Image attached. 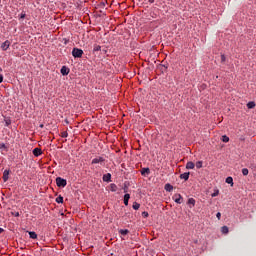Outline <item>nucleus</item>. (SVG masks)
I'll use <instances>...</instances> for the list:
<instances>
[{"mask_svg": "<svg viewBox=\"0 0 256 256\" xmlns=\"http://www.w3.org/2000/svg\"><path fill=\"white\" fill-rule=\"evenodd\" d=\"M218 195H219V190L215 189L214 192L211 194V197L214 198V197H217Z\"/></svg>", "mask_w": 256, "mask_h": 256, "instance_id": "bb28decb", "label": "nucleus"}, {"mask_svg": "<svg viewBox=\"0 0 256 256\" xmlns=\"http://www.w3.org/2000/svg\"><path fill=\"white\" fill-rule=\"evenodd\" d=\"M246 106H247L248 109H254L256 107V103L255 102H248Z\"/></svg>", "mask_w": 256, "mask_h": 256, "instance_id": "dca6fc26", "label": "nucleus"}, {"mask_svg": "<svg viewBox=\"0 0 256 256\" xmlns=\"http://www.w3.org/2000/svg\"><path fill=\"white\" fill-rule=\"evenodd\" d=\"M40 127H41V128H43V127H44V125L42 124V125H40Z\"/></svg>", "mask_w": 256, "mask_h": 256, "instance_id": "37998d69", "label": "nucleus"}, {"mask_svg": "<svg viewBox=\"0 0 256 256\" xmlns=\"http://www.w3.org/2000/svg\"><path fill=\"white\" fill-rule=\"evenodd\" d=\"M221 233L222 234H228L229 233V228L227 226L221 227Z\"/></svg>", "mask_w": 256, "mask_h": 256, "instance_id": "f3484780", "label": "nucleus"}, {"mask_svg": "<svg viewBox=\"0 0 256 256\" xmlns=\"http://www.w3.org/2000/svg\"><path fill=\"white\" fill-rule=\"evenodd\" d=\"M0 149H1L2 151L8 152V147H7L4 143L0 144Z\"/></svg>", "mask_w": 256, "mask_h": 256, "instance_id": "4be33fe9", "label": "nucleus"}, {"mask_svg": "<svg viewBox=\"0 0 256 256\" xmlns=\"http://www.w3.org/2000/svg\"><path fill=\"white\" fill-rule=\"evenodd\" d=\"M173 200H174V202L177 203V204H182V202H183V197H182L180 194H175V195L173 196Z\"/></svg>", "mask_w": 256, "mask_h": 256, "instance_id": "7ed1b4c3", "label": "nucleus"}, {"mask_svg": "<svg viewBox=\"0 0 256 256\" xmlns=\"http://www.w3.org/2000/svg\"><path fill=\"white\" fill-rule=\"evenodd\" d=\"M140 206H141V205H140L139 203L134 202V204L132 205V208H133L134 210H139Z\"/></svg>", "mask_w": 256, "mask_h": 256, "instance_id": "b1692460", "label": "nucleus"}, {"mask_svg": "<svg viewBox=\"0 0 256 256\" xmlns=\"http://www.w3.org/2000/svg\"><path fill=\"white\" fill-rule=\"evenodd\" d=\"M216 218H217L218 220L221 219V213H220V212H218V213L216 214Z\"/></svg>", "mask_w": 256, "mask_h": 256, "instance_id": "473e14b6", "label": "nucleus"}, {"mask_svg": "<svg viewBox=\"0 0 256 256\" xmlns=\"http://www.w3.org/2000/svg\"><path fill=\"white\" fill-rule=\"evenodd\" d=\"M104 161L105 159L103 157H96L92 159V164H99V163H103Z\"/></svg>", "mask_w": 256, "mask_h": 256, "instance_id": "0eeeda50", "label": "nucleus"}, {"mask_svg": "<svg viewBox=\"0 0 256 256\" xmlns=\"http://www.w3.org/2000/svg\"><path fill=\"white\" fill-rule=\"evenodd\" d=\"M225 61H226L225 54H221V63H225Z\"/></svg>", "mask_w": 256, "mask_h": 256, "instance_id": "7c9ffc66", "label": "nucleus"}, {"mask_svg": "<svg viewBox=\"0 0 256 256\" xmlns=\"http://www.w3.org/2000/svg\"><path fill=\"white\" fill-rule=\"evenodd\" d=\"M225 182H226L227 184H230L231 186L234 185V182H233V178H232V177H227L226 180H225Z\"/></svg>", "mask_w": 256, "mask_h": 256, "instance_id": "a211bd4d", "label": "nucleus"}, {"mask_svg": "<svg viewBox=\"0 0 256 256\" xmlns=\"http://www.w3.org/2000/svg\"><path fill=\"white\" fill-rule=\"evenodd\" d=\"M70 73V70L66 66H62V69H60V74L63 76H67Z\"/></svg>", "mask_w": 256, "mask_h": 256, "instance_id": "423d86ee", "label": "nucleus"}, {"mask_svg": "<svg viewBox=\"0 0 256 256\" xmlns=\"http://www.w3.org/2000/svg\"><path fill=\"white\" fill-rule=\"evenodd\" d=\"M141 216H142L143 218H147V217H149V213L146 212V211H144V212L141 213Z\"/></svg>", "mask_w": 256, "mask_h": 256, "instance_id": "c756f323", "label": "nucleus"}, {"mask_svg": "<svg viewBox=\"0 0 256 256\" xmlns=\"http://www.w3.org/2000/svg\"><path fill=\"white\" fill-rule=\"evenodd\" d=\"M195 167H196L197 169L202 168V167H203V162H202V161L196 162Z\"/></svg>", "mask_w": 256, "mask_h": 256, "instance_id": "5701e85b", "label": "nucleus"}, {"mask_svg": "<svg viewBox=\"0 0 256 256\" xmlns=\"http://www.w3.org/2000/svg\"><path fill=\"white\" fill-rule=\"evenodd\" d=\"M188 204H191L192 206H195L196 201L193 198L188 199Z\"/></svg>", "mask_w": 256, "mask_h": 256, "instance_id": "cd10ccee", "label": "nucleus"}, {"mask_svg": "<svg viewBox=\"0 0 256 256\" xmlns=\"http://www.w3.org/2000/svg\"><path fill=\"white\" fill-rule=\"evenodd\" d=\"M25 17H26V14H23V13H22V14L20 15V19H25Z\"/></svg>", "mask_w": 256, "mask_h": 256, "instance_id": "c9c22d12", "label": "nucleus"}, {"mask_svg": "<svg viewBox=\"0 0 256 256\" xmlns=\"http://www.w3.org/2000/svg\"><path fill=\"white\" fill-rule=\"evenodd\" d=\"M111 174L108 173L106 175H104V177H102V180H104V182H111Z\"/></svg>", "mask_w": 256, "mask_h": 256, "instance_id": "ddd939ff", "label": "nucleus"}, {"mask_svg": "<svg viewBox=\"0 0 256 256\" xmlns=\"http://www.w3.org/2000/svg\"><path fill=\"white\" fill-rule=\"evenodd\" d=\"M222 142H224V143H227V142H229L230 141V138L229 137H227L226 135H224V136H222Z\"/></svg>", "mask_w": 256, "mask_h": 256, "instance_id": "a878e982", "label": "nucleus"}, {"mask_svg": "<svg viewBox=\"0 0 256 256\" xmlns=\"http://www.w3.org/2000/svg\"><path fill=\"white\" fill-rule=\"evenodd\" d=\"M118 232H120V235L125 236L129 233V230L128 229H120V231H118Z\"/></svg>", "mask_w": 256, "mask_h": 256, "instance_id": "6ab92c4d", "label": "nucleus"}, {"mask_svg": "<svg viewBox=\"0 0 256 256\" xmlns=\"http://www.w3.org/2000/svg\"><path fill=\"white\" fill-rule=\"evenodd\" d=\"M189 176H190V173L186 172V173L180 174V179L187 181L189 179Z\"/></svg>", "mask_w": 256, "mask_h": 256, "instance_id": "9d476101", "label": "nucleus"}, {"mask_svg": "<svg viewBox=\"0 0 256 256\" xmlns=\"http://www.w3.org/2000/svg\"><path fill=\"white\" fill-rule=\"evenodd\" d=\"M164 189L166 192H171L173 191L174 187L168 183V184H165Z\"/></svg>", "mask_w": 256, "mask_h": 256, "instance_id": "9b49d317", "label": "nucleus"}, {"mask_svg": "<svg viewBox=\"0 0 256 256\" xmlns=\"http://www.w3.org/2000/svg\"><path fill=\"white\" fill-rule=\"evenodd\" d=\"M128 192V187L127 185H124V193H127Z\"/></svg>", "mask_w": 256, "mask_h": 256, "instance_id": "72a5a7b5", "label": "nucleus"}, {"mask_svg": "<svg viewBox=\"0 0 256 256\" xmlns=\"http://www.w3.org/2000/svg\"><path fill=\"white\" fill-rule=\"evenodd\" d=\"M0 71H2L1 67H0Z\"/></svg>", "mask_w": 256, "mask_h": 256, "instance_id": "c03bdc74", "label": "nucleus"}, {"mask_svg": "<svg viewBox=\"0 0 256 256\" xmlns=\"http://www.w3.org/2000/svg\"><path fill=\"white\" fill-rule=\"evenodd\" d=\"M10 45H11L10 40H6L5 42H3V44H1V49L3 51H7L9 49Z\"/></svg>", "mask_w": 256, "mask_h": 256, "instance_id": "20e7f679", "label": "nucleus"}, {"mask_svg": "<svg viewBox=\"0 0 256 256\" xmlns=\"http://www.w3.org/2000/svg\"><path fill=\"white\" fill-rule=\"evenodd\" d=\"M3 80H4L3 75H0V84L3 82Z\"/></svg>", "mask_w": 256, "mask_h": 256, "instance_id": "e433bc0d", "label": "nucleus"}, {"mask_svg": "<svg viewBox=\"0 0 256 256\" xmlns=\"http://www.w3.org/2000/svg\"><path fill=\"white\" fill-rule=\"evenodd\" d=\"M84 52L81 48H72V57L82 58Z\"/></svg>", "mask_w": 256, "mask_h": 256, "instance_id": "f257e3e1", "label": "nucleus"}, {"mask_svg": "<svg viewBox=\"0 0 256 256\" xmlns=\"http://www.w3.org/2000/svg\"><path fill=\"white\" fill-rule=\"evenodd\" d=\"M165 69H167L168 67H166V65L163 66Z\"/></svg>", "mask_w": 256, "mask_h": 256, "instance_id": "79ce46f5", "label": "nucleus"}, {"mask_svg": "<svg viewBox=\"0 0 256 256\" xmlns=\"http://www.w3.org/2000/svg\"><path fill=\"white\" fill-rule=\"evenodd\" d=\"M185 168L186 169H194L195 168V164L193 162H188V163H186Z\"/></svg>", "mask_w": 256, "mask_h": 256, "instance_id": "2eb2a0df", "label": "nucleus"}, {"mask_svg": "<svg viewBox=\"0 0 256 256\" xmlns=\"http://www.w3.org/2000/svg\"><path fill=\"white\" fill-rule=\"evenodd\" d=\"M68 137V133L67 132H62V138H67Z\"/></svg>", "mask_w": 256, "mask_h": 256, "instance_id": "2f4dec72", "label": "nucleus"}, {"mask_svg": "<svg viewBox=\"0 0 256 256\" xmlns=\"http://www.w3.org/2000/svg\"><path fill=\"white\" fill-rule=\"evenodd\" d=\"M42 150L40 149V148H35L34 150H33V154H34V156L35 157H39L40 155H42Z\"/></svg>", "mask_w": 256, "mask_h": 256, "instance_id": "6e6552de", "label": "nucleus"}, {"mask_svg": "<svg viewBox=\"0 0 256 256\" xmlns=\"http://www.w3.org/2000/svg\"><path fill=\"white\" fill-rule=\"evenodd\" d=\"M4 232V229L0 227V234Z\"/></svg>", "mask_w": 256, "mask_h": 256, "instance_id": "ea45409f", "label": "nucleus"}, {"mask_svg": "<svg viewBox=\"0 0 256 256\" xmlns=\"http://www.w3.org/2000/svg\"><path fill=\"white\" fill-rule=\"evenodd\" d=\"M9 174H10V171L9 170H5L4 171V175H3V180L4 182H7L8 179H9Z\"/></svg>", "mask_w": 256, "mask_h": 256, "instance_id": "f8f14e48", "label": "nucleus"}, {"mask_svg": "<svg viewBox=\"0 0 256 256\" xmlns=\"http://www.w3.org/2000/svg\"><path fill=\"white\" fill-rule=\"evenodd\" d=\"M106 3L105 2H100V7H105Z\"/></svg>", "mask_w": 256, "mask_h": 256, "instance_id": "f704fd0d", "label": "nucleus"}, {"mask_svg": "<svg viewBox=\"0 0 256 256\" xmlns=\"http://www.w3.org/2000/svg\"><path fill=\"white\" fill-rule=\"evenodd\" d=\"M150 173H151V171H150L149 168H142V169L140 170V174H141L142 176H144V177L149 176Z\"/></svg>", "mask_w": 256, "mask_h": 256, "instance_id": "39448f33", "label": "nucleus"}, {"mask_svg": "<svg viewBox=\"0 0 256 256\" xmlns=\"http://www.w3.org/2000/svg\"><path fill=\"white\" fill-rule=\"evenodd\" d=\"M56 186L62 187V188L66 187L67 186V180L63 179L61 177L56 178Z\"/></svg>", "mask_w": 256, "mask_h": 256, "instance_id": "f03ea898", "label": "nucleus"}, {"mask_svg": "<svg viewBox=\"0 0 256 256\" xmlns=\"http://www.w3.org/2000/svg\"><path fill=\"white\" fill-rule=\"evenodd\" d=\"M130 198H131L130 194L124 195V205H126V206L129 205Z\"/></svg>", "mask_w": 256, "mask_h": 256, "instance_id": "4468645a", "label": "nucleus"}, {"mask_svg": "<svg viewBox=\"0 0 256 256\" xmlns=\"http://www.w3.org/2000/svg\"><path fill=\"white\" fill-rule=\"evenodd\" d=\"M63 201H64V198L61 195L58 196V198H56V203H58V204H62Z\"/></svg>", "mask_w": 256, "mask_h": 256, "instance_id": "412c9836", "label": "nucleus"}, {"mask_svg": "<svg viewBox=\"0 0 256 256\" xmlns=\"http://www.w3.org/2000/svg\"><path fill=\"white\" fill-rule=\"evenodd\" d=\"M149 3L153 4L155 0H148Z\"/></svg>", "mask_w": 256, "mask_h": 256, "instance_id": "58836bf2", "label": "nucleus"}, {"mask_svg": "<svg viewBox=\"0 0 256 256\" xmlns=\"http://www.w3.org/2000/svg\"><path fill=\"white\" fill-rule=\"evenodd\" d=\"M14 216H15V217H19V216H20L19 212H16V213L14 214Z\"/></svg>", "mask_w": 256, "mask_h": 256, "instance_id": "4c0bfd02", "label": "nucleus"}, {"mask_svg": "<svg viewBox=\"0 0 256 256\" xmlns=\"http://www.w3.org/2000/svg\"><path fill=\"white\" fill-rule=\"evenodd\" d=\"M4 122L6 127H9L12 124V120L10 117L4 116Z\"/></svg>", "mask_w": 256, "mask_h": 256, "instance_id": "1a4fd4ad", "label": "nucleus"}, {"mask_svg": "<svg viewBox=\"0 0 256 256\" xmlns=\"http://www.w3.org/2000/svg\"><path fill=\"white\" fill-rule=\"evenodd\" d=\"M31 239H37L38 235L35 232H28Z\"/></svg>", "mask_w": 256, "mask_h": 256, "instance_id": "393cba45", "label": "nucleus"}, {"mask_svg": "<svg viewBox=\"0 0 256 256\" xmlns=\"http://www.w3.org/2000/svg\"><path fill=\"white\" fill-rule=\"evenodd\" d=\"M93 51H94V52L101 51V46H99V44H94Z\"/></svg>", "mask_w": 256, "mask_h": 256, "instance_id": "aec40b11", "label": "nucleus"}, {"mask_svg": "<svg viewBox=\"0 0 256 256\" xmlns=\"http://www.w3.org/2000/svg\"><path fill=\"white\" fill-rule=\"evenodd\" d=\"M241 172H242V175H244V176H247L249 174V170L246 168L242 169Z\"/></svg>", "mask_w": 256, "mask_h": 256, "instance_id": "c85d7f7f", "label": "nucleus"}, {"mask_svg": "<svg viewBox=\"0 0 256 256\" xmlns=\"http://www.w3.org/2000/svg\"><path fill=\"white\" fill-rule=\"evenodd\" d=\"M113 187H116V185H115V184H112V188H113Z\"/></svg>", "mask_w": 256, "mask_h": 256, "instance_id": "a19ab883", "label": "nucleus"}]
</instances>
